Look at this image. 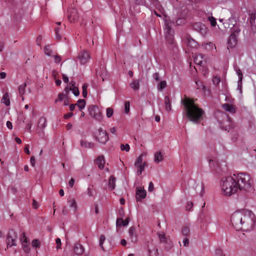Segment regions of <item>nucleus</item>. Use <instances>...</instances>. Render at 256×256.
I'll return each instance as SVG.
<instances>
[{"instance_id":"f257e3e1","label":"nucleus","mask_w":256,"mask_h":256,"mask_svg":"<svg viewBox=\"0 0 256 256\" xmlns=\"http://www.w3.org/2000/svg\"><path fill=\"white\" fill-rule=\"evenodd\" d=\"M236 177H222L220 186L223 194L227 196H230L235 194L239 189L240 190L250 192L252 190V186L250 179L246 180L245 178Z\"/></svg>"},{"instance_id":"f03ea898","label":"nucleus","mask_w":256,"mask_h":256,"mask_svg":"<svg viewBox=\"0 0 256 256\" xmlns=\"http://www.w3.org/2000/svg\"><path fill=\"white\" fill-rule=\"evenodd\" d=\"M230 221L236 230L243 228L248 230L253 228L256 222V217L252 211L242 210L234 212L231 216Z\"/></svg>"},{"instance_id":"7ed1b4c3","label":"nucleus","mask_w":256,"mask_h":256,"mask_svg":"<svg viewBox=\"0 0 256 256\" xmlns=\"http://www.w3.org/2000/svg\"><path fill=\"white\" fill-rule=\"evenodd\" d=\"M182 103L184 106L186 114L189 120L196 122L202 117L204 111L198 108L194 102L189 98L182 99Z\"/></svg>"},{"instance_id":"20e7f679","label":"nucleus","mask_w":256,"mask_h":256,"mask_svg":"<svg viewBox=\"0 0 256 256\" xmlns=\"http://www.w3.org/2000/svg\"><path fill=\"white\" fill-rule=\"evenodd\" d=\"M161 18H162L164 20V30L166 39L168 44H172L174 41V31L172 30V27L174 25V22L170 19L168 16L162 12V10Z\"/></svg>"},{"instance_id":"39448f33","label":"nucleus","mask_w":256,"mask_h":256,"mask_svg":"<svg viewBox=\"0 0 256 256\" xmlns=\"http://www.w3.org/2000/svg\"><path fill=\"white\" fill-rule=\"evenodd\" d=\"M47 126V121L46 118L40 117L38 121L36 131L38 136L44 138L45 137L44 128Z\"/></svg>"},{"instance_id":"423d86ee","label":"nucleus","mask_w":256,"mask_h":256,"mask_svg":"<svg viewBox=\"0 0 256 256\" xmlns=\"http://www.w3.org/2000/svg\"><path fill=\"white\" fill-rule=\"evenodd\" d=\"M146 155V154L143 153L141 154L136 159L135 162L134 166L136 168L137 174L140 175L142 174V172L144 170L145 167L147 166L148 164L146 162H143L142 157Z\"/></svg>"},{"instance_id":"0eeeda50","label":"nucleus","mask_w":256,"mask_h":256,"mask_svg":"<svg viewBox=\"0 0 256 256\" xmlns=\"http://www.w3.org/2000/svg\"><path fill=\"white\" fill-rule=\"evenodd\" d=\"M88 110L89 114L92 118L98 121L102 120V113L97 106L91 105L89 106Z\"/></svg>"},{"instance_id":"6e6552de","label":"nucleus","mask_w":256,"mask_h":256,"mask_svg":"<svg viewBox=\"0 0 256 256\" xmlns=\"http://www.w3.org/2000/svg\"><path fill=\"white\" fill-rule=\"evenodd\" d=\"M17 234L14 230H10L6 237L7 247H12L16 245V240L17 239Z\"/></svg>"},{"instance_id":"1a4fd4ad","label":"nucleus","mask_w":256,"mask_h":256,"mask_svg":"<svg viewBox=\"0 0 256 256\" xmlns=\"http://www.w3.org/2000/svg\"><path fill=\"white\" fill-rule=\"evenodd\" d=\"M90 53L87 50H82L79 52L77 56V60L80 64H86L90 60Z\"/></svg>"},{"instance_id":"9d476101","label":"nucleus","mask_w":256,"mask_h":256,"mask_svg":"<svg viewBox=\"0 0 256 256\" xmlns=\"http://www.w3.org/2000/svg\"><path fill=\"white\" fill-rule=\"evenodd\" d=\"M96 139L100 143L104 144L108 140L107 132L102 129L98 130L96 134Z\"/></svg>"},{"instance_id":"9b49d317","label":"nucleus","mask_w":256,"mask_h":256,"mask_svg":"<svg viewBox=\"0 0 256 256\" xmlns=\"http://www.w3.org/2000/svg\"><path fill=\"white\" fill-rule=\"evenodd\" d=\"M161 244H164V248L166 250H170L173 246L170 236H166L164 234H161Z\"/></svg>"},{"instance_id":"f8f14e48","label":"nucleus","mask_w":256,"mask_h":256,"mask_svg":"<svg viewBox=\"0 0 256 256\" xmlns=\"http://www.w3.org/2000/svg\"><path fill=\"white\" fill-rule=\"evenodd\" d=\"M192 28L194 30L199 32L202 36L206 35L208 30L205 25L200 22L194 24Z\"/></svg>"},{"instance_id":"ddd939ff","label":"nucleus","mask_w":256,"mask_h":256,"mask_svg":"<svg viewBox=\"0 0 256 256\" xmlns=\"http://www.w3.org/2000/svg\"><path fill=\"white\" fill-rule=\"evenodd\" d=\"M70 90L72 91L73 94L76 96H78L80 94L78 88L74 86V84L72 82H70L69 86L66 87L64 89V92L66 94H68Z\"/></svg>"},{"instance_id":"4468645a","label":"nucleus","mask_w":256,"mask_h":256,"mask_svg":"<svg viewBox=\"0 0 256 256\" xmlns=\"http://www.w3.org/2000/svg\"><path fill=\"white\" fill-rule=\"evenodd\" d=\"M68 20L70 22H74L78 20V14L77 10L75 8H72L68 11Z\"/></svg>"},{"instance_id":"2eb2a0df","label":"nucleus","mask_w":256,"mask_h":256,"mask_svg":"<svg viewBox=\"0 0 256 256\" xmlns=\"http://www.w3.org/2000/svg\"><path fill=\"white\" fill-rule=\"evenodd\" d=\"M237 44V38L234 32H232L228 42V48H234Z\"/></svg>"},{"instance_id":"dca6fc26","label":"nucleus","mask_w":256,"mask_h":256,"mask_svg":"<svg viewBox=\"0 0 256 256\" xmlns=\"http://www.w3.org/2000/svg\"><path fill=\"white\" fill-rule=\"evenodd\" d=\"M84 252V248L80 243H76L74 246V252L76 256L82 255Z\"/></svg>"},{"instance_id":"f3484780","label":"nucleus","mask_w":256,"mask_h":256,"mask_svg":"<svg viewBox=\"0 0 256 256\" xmlns=\"http://www.w3.org/2000/svg\"><path fill=\"white\" fill-rule=\"evenodd\" d=\"M146 195V192L145 190L140 188L136 192V198L137 201H142Z\"/></svg>"},{"instance_id":"a211bd4d","label":"nucleus","mask_w":256,"mask_h":256,"mask_svg":"<svg viewBox=\"0 0 256 256\" xmlns=\"http://www.w3.org/2000/svg\"><path fill=\"white\" fill-rule=\"evenodd\" d=\"M209 166L212 170H216L219 168L220 164L218 160L216 158H212L208 160Z\"/></svg>"},{"instance_id":"6ab92c4d","label":"nucleus","mask_w":256,"mask_h":256,"mask_svg":"<svg viewBox=\"0 0 256 256\" xmlns=\"http://www.w3.org/2000/svg\"><path fill=\"white\" fill-rule=\"evenodd\" d=\"M222 108L232 114H234L236 112V108L235 106H234L228 103L224 104L222 105Z\"/></svg>"},{"instance_id":"aec40b11","label":"nucleus","mask_w":256,"mask_h":256,"mask_svg":"<svg viewBox=\"0 0 256 256\" xmlns=\"http://www.w3.org/2000/svg\"><path fill=\"white\" fill-rule=\"evenodd\" d=\"M128 234L132 242L136 243L138 239L135 228L130 227L128 230Z\"/></svg>"},{"instance_id":"412c9836","label":"nucleus","mask_w":256,"mask_h":256,"mask_svg":"<svg viewBox=\"0 0 256 256\" xmlns=\"http://www.w3.org/2000/svg\"><path fill=\"white\" fill-rule=\"evenodd\" d=\"M96 164L100 170L104 169L105 164L104 158L103 156H100L96 160Z\"/></svg>"},{"instance_id":"4be33fe9","label":"nucleus","mask_w":256,"mask_h":256,"mask_svg":"<svg viewBox=\"0 0 256 256\" xmlns=\"http://www.w3.org/2000/svg\"><path fill=\"white\" fill-rule=\"evenodd\" d=\"M80 145L81 147L84 148H91L94 146V144L91 142H88L85 140H80Z\"/></svg>"},{"instance_id":"5701e85b","label":"nucleus","mask_w":256,"mask_h":256,"mask_svg":"<svg viewBox=\"0 0 256 256\" xmlns=\"http://www.w3.org/2000/svg\"><path fill=\"white\" fill-rule=\"evenodd\" d=\"M164 104L166 110L168 112H170L172 110L171 101L168 96H165L164 99Z\"/></svg>"},{"instance_id":"b1692460","label":"nucleus","mask_w":256,"mask_h":256,"mask_svg":"<svg viewBox=\"0 0 256 256\" xmlns=\"http://www.w3.org/2000/svg\"><path fill=\"white\" fill-rule=\"evenodd\" d=\"M129 223L128 219L123 220L122 218H118L116 221V226H126Z\"/></svg>"},{"instance_id":"393cba45","label":"nucleus","mask_w":256,"mask_h":256,"mask_svg":"<svg viewBox=\"0 0 256 256\" xmlns=\"http://www.w3.org/2000/svg\"><path fill=\"white\" fill-rule=\"evenodd\" d=\"M1 102L4 104L6 106H9L10 105V100L9 94L8 92H6L2 96L1 100Z\"/></svg>"},{"instance_id":"a878e982","label":"nucleus","mask_w":256,"mask_h":256,"mask_svg":"<svg viewBox=\"0 0 256 256\" xmlns=\"http://www.w3.org/2000/svg\"><path fill=\"white\" fill-rule=\"evenodd\" d=\"M186 43L188 46L190 48H196L197 46V42L192 38L188 37L186 39Z\"/></svg>"},{"instance_id":"bb28decb","label":"nucleus","mask_w":256,"mask_h":256,"mask_svg":"<svg viewBox=\"0 0 256 256\" xmlns=\"http://www.w3.org/2000/svg\"><path fill=\"white\" fill-rule=\"evenodd\" d=\"M140 82L139 81L137 80H134L130 84V86L134 90H136L139 89Z\"/></svg>"},{"instance_id":"cd10ccee","label":"nucleus","mask_w":256,"mask_h":256,"mask_svg":"<svg viewBox=\"0 0 256 256\" xmlns=\"http://www.w3.org/2000/svg\"><path fill=\"white\" fill-rule=\"evenodd\" d=\"M115 182H116L115 177H110V178L109 180L108 184V188L110 190H112L114 188Z\"/></svg>"},{"instance_id":"c85d7f7f","label":"nucleus","mask_w":256,"mask_h":256,"mask_svg":"<svg viewBox=\"0 0 256 256\" xmlns=\"http://www.w3.org/2000/svg\"><path fill=\"white\" fill-rule=\"evenodd\" d=\"M68 94H66V92L60 93L58 95V97L55 100V102H62L66 98V96H68Z\"/></svg>"},{"instance_id":"c756f323","label":"nucleus","mask_w":256,"mask_h":256,"mask_svg":"<svg viewBox=\"0 0 256 256\" xmlns=\"http://www.w3.org/2000/svg\"><path fill=\"white\" fill-rule=\"evenodd\" d=\"M26 87V84L25 83L20 85L18 87V92L22 96V100H24V98L22 96L24 94Z\"/></svg>"},{"instance_id":"7c9ffc66","label":"nucleus","mask_w":256,"mask_h":256,"mask_svg":"<svg viewBox=\"0 0 256 256\" xmlns=\"http://www.w3.org/2000/svg\"><path fill=\"white\" fill-rule=\"evenodd\" d=\"M68 202L70 204V208L73 209L74 212H76L77 210V205L75 200L74 199L70 200Z\"/></svg>"},{"instance_id":"2f4dec72","label":"nucleus","mask_w":256,"mask_h":256,"mask_svg":"<svg viewBox=\"0 0 256 256\" xmlns=\"http://www.w3.org/2000/svg\"><path fill=\"white\" fill-rule=\"evenodd\" d=\"M190 230L188 226H184L182 229V234L183 236H188L190 234Z\"/></svg>"},{"instance_id":"473e14b6","label":"nucleus","mask_w":256,"mask_h":256,"mask_svg":"<svg viewBox=\"0 0 256 256\" xmlns=\"http://www.w3.org/2000/svg\"><path fill=\"white\" fill-rule=\"evenodd\" d=\"M76 105L80 108V110H82L86 106V102L84 100H78Z\"/></svg>"},{"instance_id":"72a5a7b5","label":"nucleus","mask_w":256,"mask_h":256,"mask_svg":"<svg viewBox=\"0 0 256 256\" xmlns=\"http://www.w3.org/2000/svg\"><path fill=\"white\" fill-rule=\"evenodd\" d=\"M234 68L235 71L236 72L237 75L238 76V80H242V78H243L242 74L240 70V68L237 66H234Z\"/></svg>"},{"instance_id":"f704fd0d","label":"nucleus","mask_w":256,"mask_h":256,"mask_svg":"<svg viewBox=\"0 0 256 256\" xmlns=\"http://www.w3.org/2000/svg\"><path fill=\"white\" fill-rule=\"evenodd\" d=\"M105 240H106V238L104 235L102 234L100 236V240H99V245L103 251H104V248L103 246V244H104Z\"/></svg>"},{"instance_id":"c9c22d12","label":"nucleus","mask_w":256,"mask_h":256,"mask_svg":"<svg viewBox=\"0 0 256 256\" xmlns=\"http://www.w3.org/2000/svg\"><path fill=\"white\" fill-rule=\"evenodd\" d=\"M120 148L121 150L126 151V152H128L130 150V146L128 144H121L120 146Z\"/></svg>"},{"instance_id":"e433bc0d","label":"nucleus","mask_w":256,"mask_h":256,"mask_svg":"<svg viewBox=\"0 0 256 256\" xmlns=\"http://www.w3.org/2000/svg\"><path fill=\"white\" fill-rule=\"evenodd\" d=\"M106 117L108 118H111L113 114H114V110L112 108H108L106 110Z\"/></svg>"},{"instance_id":"4c0bfd02","label":"nucleus","mask_w":256,"mask_h":256,"mask_svg":"<svg viewBox=\"0 0 256 256\" xmlns=\"http://www.w3.org/2000/svg\"><path fill=\"white\" fill-rule=\"evenodd\" d=\"M149 254H150V256H158V249L156 248V250H148Z\"/></svg>"},{"instance_id":"58836bf2","label":"nucleus","mask_w":256,"mask_h":256,"mask_svg":"<svg viewBox=\"0 0 256 256\" xmlns=\"http://www.w3.org/2000/svg\"><path fill=\"white\" fill-rule=\"evenodd\" d=\"M88 84H84L82 85V96L84 98H86V96H87V91H86V90H87V88H88Z\"/></svg>"},{"instance_id":"ea45409f","label":"nucleus","mask_w":256,"mask_h":256,"mask_svg":"<svg viewBox=\"0 0 256 256\" xmlns=\"http://www.w3.org/2000/svg\"><path fill=\"white\" fill-rule=\"evenodd\" d=\"M220 82V77L218 76H214L212 78V82L214 85H218Z\"/></svg>"},{"instance_id":"a19ab883","label":"nucleus","mask_w":256,"mask_h":256,"mask_svg":"<svg viewBox=\"0 0 256 256\" xmlns=\"http://www.w3.org/2000/svg\"><path fill=\"white\" fill-rule=\"evenodd\" d=\"M242 80H238L237 90H239L240 94H242Z\"/></svg>"},{"instance_id":"79ce46f5","label":"nucleus","mask_w":256,"mask_h":256,"mask_svg":"<svg viewBox=\"0 0 256 256\" xmlns=\"http://www.w3.org/2000/svg\"><path fill=\"white\" fill-rule=\"evenodd\" d=\"M51 52H52V50H51L50 46H46L44 48L45 54L48 56H50Z\"/></svg>"},{"instance_id":"37998d69","label":"nucleus","mask_w":256,"mask_h":256,"mask_svg":"<svg viewBox=\"0 0 256 256\" xmlns=\"http://www.w3.org/2000/svg\"><path fill=\"white\" fill-rule=\"evenodd\" d=\"M20 240L22 244L28 243L27 238L24 232H23L21 236Z\"/></svg>"},{"instance_id":"c03bdc74","label":"nucleus","mask_w":256,"mask_h":256,"mask_svg":"<svg viewBox=\"0 0 256 256\" xmlns=\"http://www.w3.org/2000/svg\"><path fill=\"white\" fill-rule=\"evenodd\" d=\"M22 244L23 250L26 252H28L30 251V248H29V246H28V243H24Z\"/></svg>"},{"instance_id":"a18cd8bd","label":"nucleus","mask_w":256,"mask_h":256,"mask_svg":"<svg viewBox=\"0 0 256 256\" xmlns=\"http://www.w3.org/2000/svg\"><path fill=\"white\" fill-rule=\"evenodd\" d=\"M130 111V102L127 101L124 103V112L126 114H128Z\"/></svg>"},{"instance_id":"49530a36","label":"nucleus","mask_w":256,"mask_h":256,"mask_svg":"<svg viewBox=\"0 0 256 256\" xmlns=\"http://www.w3.org/2000/svg\"><path fill=\"white\" fill-rule=\"evenodd\" d=\"M32 245L34 248H38L39 246L40 242L38 240H34L32 242Z\"/></svg>"},{"instance_id":"de8ad7c7","label":"nucleus","mask_w":256,"mask_h":256,"mask_svg":"<svg viewBox=\"0 0 256 256\" xmlns=\"http://www.w3.org/2000/svg\"><path fill=\"white\" fill-rule=\"evenodd\" d=\"M208 19H209L210 22V24H211L212 26H215L216 24V18H214V17L212 16V17H210L208 18Z\"/></svg>"},{"instance_id":"09e8293b","label":"nucleus","mask_w":256,"mask_h":256,"mask_svg":"<svg viewBox=\"0 0 256 256\" xmlns=\"http://www.w3.org/2000/svg\"><path fill=\"white\" fill-rule=\"evenodd\" d=\"M160 157V152H157L154 154V161L158 163L160 162L159 158Z\"/></svg>"},{"instance_id":"8fccbe9b","label":"nucleus","mask_w":256,"mask_h":256,"mask_svg":"<svg viewBox=\"0 0 256 256\" xmlns=\"http://www.w3.org/2000/svg\"><path fill=\"white\" fill-rule=\"evenodd\" d=\"M254 19L253 20L251 18V19L250 20V22L252 25V30L253 32L256 33V26L252 24V21L254 22Z\"/></svg>"},{"instance_id":"3c124183","label":"nucleus","mask_w":256,"mask_h":256,"mask_svg":"<svg viewBox=\"0 0 256 256\" xmlns=\"http://www.w3.org/2000/svg\"><path fill=\"white\" fill-rule=\"evenodd\" d=\"M193 206V203L192 202H188L186 206V210L190 211Z\"/></svg>"},{"instance_id":"603ef678","label":"nucleus","mask_w":256,"mask_h":256,"mask_svg":"<svg viewBox=\"0 0 256 256\" xmlns=\"http://www.w3.org/2000/svg\"><path fill=\"white\" fill-rule=\"evenodd\" d=\"M88 192L87 194L88 196H93V188L92 187L89 186L88 188Z\"/></svg>"},{"instance_id":"864d4df0","label":"nucleus","mask_w":256,"mask_h":256,"mask_svg":"<svg viewBox=\"0 0 256 256\" xmlns=\"http://www.w3.org/2000/svg\"><path fill=\"white\" fill-rule=\"evenodd\" d=\"M54 60L55 62L58 63L61 60V58L59 56L56 55L54 56Z\"/></svg>"},{"instance_id":"5fc2aeb1","label":"nucleus","mask_w":256,"mask_h":256,"mask_svg":"<svg viewBox=\"0 0 256 256\" xmlns=\"http://www.w3.org/2000/svg\"><path fill=\"white\" fill-rule=\"evenodd\" d=\"M60 30L58 28H56V38L60 39L61 38V36L60 34Z\"/></svg>"},{"instance_id":"6e6d98bb","label":"nucleus","mask_w":256,"mask_h":256,"mask_svg":"<svg viewBox=\"0 0 256 256\" xmlns=\"http://www.w3.org/2000/svg\"><path fill=\"white\" fill-rule=\"evenodd\" d=\"M30 162L31 165L32 166H34L35 165V164H36V160H35L34 156H32L30 157Z\"/></svg>"},{"instance_id":"4d7b16f0","label":"nucleus","mask_w":256,"mask_h":256,"mask_svg":"<svg viewBox=\"0 0 256 256\" xmlns=\"http://www.w3.org/2000/svg\"><path fill=\"white\" fill-rule=\"evenodd\" d=\"M154 190V184L152 182H150L149 183L148 188V192H152Z\"/></svg>"},{"instance_id":"13d9d810","label":"nucleus","mask_w":256,"mask_h":256,"mask_svg":"<svg viewBox=\"0 0 256 256\" xmlns=\"http://www.w3.org/2000/svg\"><path fill=\"white\" fill-rule=\"evenodd\" d=\"M183 243H184V246H187L188 245V244H189V240H188V238H185L183 240Z\"/></svg>"},{"instance_id":"bf43d9fd","label":"nucleus","mask_w":256,"mask_h":256,"mask_svg":"<svg viewBox=\"0 0 256 256\" xmlns=\"http://www.w3.org/2000/svg\"><path fill=\"white\" fill-rule=\"evenodd\" d=\"M194 62L196 64H199V65H201L202 62V60H198V57H196L194 58Z\"/></svg>"},{"instance_id":"052dcab7","label":"nucleus","mask_w":256,"mask_h":256,"mask_svg":"<svg viewBox=\"0 0 256 256\" xmlns=\"http://www.w3.org/2000/svg\"><path fill=\"white\" fill-rule=\"evenodd\" d=\"M74 180L73 178H71L68 182L69 186L72 188L74 185Z\"/></svg>"},{"instance_id":"680f3d73","label":"nucleus","mask_w":256,"mask_h":256,"mask_svg":"<svg viewBox=\"0 0 256 256\" xmlns=\"http://www.w3.org/2000/svg\"><path fill=\"white\" fill-rule=\"evenodd\" d=\"M32 124L31 122L28 123L26 124V129L28 130V132H30L32 131L31 128H32Z\"/></svg>"},{"instance_id":"e2e57ef3","label":"nucleus","mask_w":256,"mask_h":256,"mask_svg":"<svg viewBox=\"0 0 256 256\" xmlns=\"http://www.w3.org/2000/svg\"><path fill=\"white\" fill-rule=\"evenodd\" d=\"M6 126L8 129L12 130V123L10 121H8L6 122Z\"/></svg>"},{"instance_id":"0e129e2a","label":"nucleus","mask_w":256,"mask_h":256,"mask_svg":"<svg viewBox=\"0 0 256 256\" xmlns=\"http://www.w3.org/2000/svg\"><path fill=\"white\" fill-rule=\"evenodd\" d=\"M73 115V114L72 112L68 113L64 115V118L66 119H68L70 117H72Z\"/></svg>"},{"instance_id":"69168bd1","label":"nucleus","mask_w":256,"mask_h":256,"mask_svg":"<svg viewBox=\"0 0 256 256\" xmlns=\"http://www.w3.org/2000/svg\"><path fill=\"white\" fill-rule=\"evenodd\" d=\"M42 40V36H38L36 38V44L38 46H40V41Z\"/></svg>"},{"instance_id":"338daca9","label":"nucleus","mask_w":256,"mask_h":256,"mask_svg":"<svg viewBox=\"0 0 256 256\" xmlns=\"http://www.w3.org/2000/svg\"><path fill=\"white\" fill-rule=\"evenodd\" d=\"M110 131L112 134H116V128L115 127H112L110 128Z\"/></svg>"},{"instance_id":"774afa93","label":"nucleus","mask_w":256,"mask_h":256,"mask_svg":"<svg viewBox=\"0 0 256 256\" xmlns=\"http://www.w3.org/2000/svg\"><path fill=\"white\" fill-rule=\"evenodd\" d=\"M62 79L64 82L68 83V78L65 74H62Z\"/></svg>"}]
</instances>
